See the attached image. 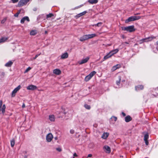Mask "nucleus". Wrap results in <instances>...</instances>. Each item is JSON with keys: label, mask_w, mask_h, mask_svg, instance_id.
I'll list each match as a JSON object with an SVG mask.
<instances>
[{"label": "nucleus", "mask_w": 158, "mask_h": 158, "mask_svg": "<svg viewBox=\"0 0 158 158\" xmlns=\"http://www.w3.org/2000/svg\"><path fill=\"white\" fill-rule=\"evenodd\" d=\"M87 40H88V38L86 35H84L82 37H80V40L81 41H83Z\"/></svg>", "instance_id": "nucleus-15"}, {"label": "nucleus", "mask_w": 158, "mask_h": 158, "mask_svg": "<svg viewBox=\"0 0 158 158\" xmlns=\"http://www.w3.org/2000/svg\"><path fill=\"white\" fill-rule=\"evenodd\" d=\"M73 158H74V157H77V154H76V153H75L74 154H73Z\"/></svg>", "instance_id": "nucleus-44"}, {"label": "nucleus", "mask_w": 158, "mask_h": 158, "mask_svg": "<svg viewBox=\"0 0 158 158\" xmlns=\"http://www.w3.org/2000/svg\"><path fill=\"white\" fill-rule=\"evenodd\" d=\"M111 56H112L111 55V53H110V52L109 53H108L107 55L104 57V60H106L108 58L110 57Z\"/></svg>", "instance_id": "nucleus-26"}, {"label": "nucleus", "mask_w": 158, "mask_h": 158, "mask_svg": "<svg viewBox=\"0 0 158 158\" xmlns=\"http://www.w3.org/2000/svg\"><path fill=\"white\" fill-rule=\"evenodd\" d=\"M89 147L91 148H93L94 147L95 145L93 143H91L89 144Z\"/></svg>", "instance_id": "nucleus-34"}, {"label": "nucleus", "mask_w": 158, "mask_h": 158, "mask_svg": "<svg viewBox=\"0 0 158 158\" xmlns=\"http://www.w3.org/2000/svg\"><path fill=\"white\" fill-rule=\"evenodd\" d=\"M13 62L11 61H9L5 65L6 67H10L13 64Z\"/></svg>", "instance_id": "nucleus-24"}, {"label": "nucleus", "mask_w": 158, "mask_h": 158, "mask_svg": "<svg viewBox=\"0 0 158 158\" xmlns=\"http://www.w3.org/2000/svg\"><path fill=\"white\" fill-rule=\"evenodd\" d=\"M2 101H0V107L2 106Z\"/></svg>", "instance_id": "nucleus-46"}, {"label": "nucleus", "mask_w": 158, "mask_h": 158, "mask_svg": "<svg viewBox=\"0 0 158 158\" xmlns=\"http://www.w3.org/2000/svg\"><path fill=\"white\" fill-rule=\"evenodd\" d=\"M111 118L113 119L114 121H116L117 119V117L114 116L112 117Z\"/></svg>", "instance_id": "nucleus-38"}, {"label": "nucleus", "mask_w": 158, "mask_h": 158, "mask_svg": "<svg viewBox=\"0 0 158 158\" xmlns=\"http://www.w3.org/2000/svg\"><path fill=\"white\" fill-rule=\"evenodd\" d=\"M56 150H57V151H58L59 152H60L62 151L61 148H56Z\"/></svg>", "instance_id": "nucleus-42"}, {"label": "nucleus", "mask_w": 158, "mask_h": 158, "mask_svg": "<svg viewBox=\"0 0 158 158\" xmlns=\"http://www.w3.org/2000/svg\"><path fill=\"white\" fill-rule=\"evenodd\" d=\"M20 88L21 86L20 85H19L13 90L12 93V97H14L15 96V94L20 89Z\"/></svg>", "instance_id": "nucleus-8"}, {"label": "nucleus", "mask_w": 158, "mask_h": 158, "mask_svg": "<svg viewBox=\"0 0 158 158\" xmlns=\"http://www.w3.org/2000/svg\"><path fill=\"white\" fill-rule=\"evenodd\" d=\"M89 59V57H87L85 59H83L80 61H78L77 63L79 64H82L86 63L88 61Z\"/></svg>", "instance_id": "nucleus-7"}, {"label": "nucleus", "mask_w": 158, "mask_h": 158, "mask_svg": "<svg viewBox=\"0 0 158 158\" xmlns=\"http://www.w3.org/2000/svg\"><path fill=\"white\" fill-rule=\"evenodd\" d=\"M125 121L126 122H128L132 120V118L129 115H127L125 118Z\"/></svg>", "instance_id": "nucleus-17"}, {"label": "nucleus", "mask_w": 158, "mask_h": 158, "mask_svg": "<svg viewBox=\"0 0 158 158\" xmlns=\"http://www.w3.org/2000/svg\"><path fill=\"white\" fill-rule=\"evenodd\" d=\"M122 114L123 115V116H126L125 114L123 112H122Z\"/></svg>", "instance_id": "nucleus-48"}, {"label": "nucleus", "mask_w": 158, "mask_h": 158, "mask_svg": "<svg viewBox=\"0 0 158 158\" xmlns=\"http://www.w3.org/2000/svg\"><path fill=\"white\" fill-rule=\"evenodd\" d=\"M37 33L36 31L32 30L30 32V35H36Z\"/></svg>", "instance_id": "nucleus-28"}, {"label": "nucleus", "mask_w": 158, "mask_h": 158, "mask_svg": "<svg viewBox=\"0 0 158 158\" xmlns=\"http://www.w3.org/2000/svg\"><path fill=\"white\" fill-rule=\"evenodd\" d=\"M27 89L28 90H34L36 89L37 88V87L34 85H31L27 87Z\"/></svg>", "instance_id": "nucleus-10"}, {"label": "nucleus", "mask_w": 158, "mask_h": 158, "mask_svg": "<svg viewBox=\"0 0 158 158\" xmlns=\"http://www.w3.org/2000/svg\"><path fill=\"white\" fill-rule=\"evenodd\" d=\"M84 106L86 109L89 110L90 108V106L87 104H85Z\"/></svg>", "instance_id": "nucleus-36"}, {"label": "nucleus", "mask_w": 158, "mask_h": 158, "mask_svg": "<svg viewBox=\"0 0 158 158\" xmlns=\"http://www.w3.org/2000/svg\"><path fill=\"white\" fill-rule=\"evenodd\" d=\"M86 35L88 39L92 38L96 36V34H92Z\"/></svg>", "instance_id": "nucleus-20"}, {"label": "nucleus", "mask_w": 158, "mask_h": 158, "mask_svg": "<svg viewBox=\"0 0 158 158\" xmlns=\"http://www.w3.org/2000/svg\"><path fill=\"white\" fill-rule=\"evenodd\" d=\"M37 8H34L33 9V10L34 11H35L37 10Z\"/></svg>", "instance_id": "nucleus-50"}, {"label": "nucleus", "mask_w": 158, "mask_h": 158, "mask_svg": "<svg viewBox=\"0 0 158 158\" xmlns=\"http://www.w3.org/2000/svg\"><path fill=\"white\" fill-rule=\"evenodd\" d=\"M144 141H145V143L146 145H148V140H144Z\"/></svg>", "instance_id": "nucleus-45"}, {"label": "nucleus", "mask_w": 158, "mask_h": 158, "mask_svg": "<svg viewBox=\"0 0 158 158\" xmlns=\"http://www.w3.org/2000/svg\"><path fill=\"white\" fill-rule=\"evenodd\" d=\"M21 11V10H19L18 12L15 14L14 15V16L16 17H18L19 15L20 14Z\"/></svg>", "instance_id": "nucleus-35"}, {"label": "nucleus", "mask_w": 158, "mask_h": 158, "mask_svg": "<svg viewBox=\"0 0 158 158\" xmlns=\"http://www.w3.org/2000/svg\"><path fill=\"white\" fill-rule=\"evenodd\" d=\"M86 13H87V12L86 11H84V12L77 15L76 16V17L77 19V18L80 17L81 16L83 15H84Z\"/></svg>", "instance_id": "nucleus-19"}, {"label": "nucleus", "mask_w": 158, "mask_h": 158, "mask_svg": "<svg viewBox=\"0 0 158 158\" xmlns=\"http://www.w3.org/2000/svg\"><path fill=\"white\" fill-rule=\"evenodd\" d=\"M92 155L91 154H89L88 156V157H91L92 156Z\"/></svg>", "instance_id": "nucleus-47"}, {"label": "nucleus", "mask_w": 158, "mask_h": 158, "mask_svg": "<svg viewBox=\"0 0 158 158\" xmlns=\"http://www.w3.org/2000/svg\"><path fill=\"white\" fill-rule=\"evenodd\" d=\"M25 107V105L24 103H23L22 106V107L23 108H24Z\"/></svg>", "instance_id": "nucleus-49"}, {"label": "nucleus", "mask_w": 158, "mask_h": 158, "mask_svg": "<svg viewBox=\"0 0 158 158\" xmlns=\"http://www.w3.org/2000/svg\"><path fill=\"white\" fill-rule=\"evenodd\" d=\"M30 0H20L19 2L18 5L19 7H21L26 5Z\"/></svg>", "instance_id": "nucleus-5"}, {"label": "nucleus", "mask_w": 158, "mask_h": 158, "mask_svg": "<svg viewBox=\"0 0 158 158\" xmlns=\"http://www.w3.org/2000/svg\"><path fill=\"white\" fill-rule=\"evenodd\" d=\"M6 109V106L5 105H3L2 106L0 107V114H1V111L3 114L5 112V110Z\"/></svg>", "instance_id": "nucleus-13"}, {"label": "nucleus", "mask_w": 158, "mask_h": 158, "mask_svg": "<svg viewBox=\"0 0 158 158\" xmlns=\"http://www.w3.org/2000/svg\"><path fill=\"white\" fill-rule=\"evenodd\" d=\"M53 73H54L59 75H60L61 73V71L59 69H55L53 70Z\"/></svg>", "instance_id": "nucleus-16"}, {"label": "nucleus", "mask_w": 158, "mask_h": 158, "mask_svg": "<svg viewBox=\"0 0 158 158\" xmlns=\"http://www.w3.org/2000/svg\"><path fill=\"white\" fill-rule=\"evenodd\" d=\"M122 29L123 30L126 31L130 32L134 31H135V29L134 28V26L133 25L127 27H122Z\"/></svg>", "instance_id": "nucleus-2"}, {"label": "nucleus", "mask_w": 158, "mask_h": 158, "mask_svg": "<svg viewBox=\"0 0 158 158\" xmlns=\"http://www.w3.org/2000/svg\"><path fill=\"white\" fill-rule=\"evenodd\" d=\"M149 137V135L148 134H146L144 135V140H148Z\"/></svg>", "instance_id": "nucleus-31"}, {"label": "nucleus", "mask_w": 158, "mask_h": 158, "mask_svg": "<svg viewBox=\"0 0 158 158\" xmlns=\"http://www.w3.org/2000/svg\"><path fill=\"white\" fill-rule=\"evenodd\" d=\"M68 54L67 52H66L63 54L61 56L60 59H64L68 57Z\"/></svg>", "instance_id": "nucleus-11"}, {"label": "nucleus", "mask_w": 158, "mask_h": 158, "mask_svg": "<svg viewBox=\"0 0 158 158\" xmlns=\"http://www.w3.org/2000/svg\"><path fill=\"white\" fill-rule=\"evenodd\" d=\"M74 131L73 130L71 129L70 131V132L71 134H73L74 133Z\"/></svg>", "instance_id": "nucleus-40"}, {"label": "nucleus", "mask_w": 158, "mask_h": 158, "mask_svg": "<svg viewBox=\"0 0 158 158\" xmlns=\"http://www.w3.org/2000/svg\"><path fill=\"white\" fill-rule=\"evenodd\" d=\"M96 73L95 71L91 72L89 75L87 76L85 79L86 81H88Z\"/></svg>", "instance_id": "nucleus-4"}, {"label": "nucleus", "mask_w": 158, "mask_h": 158, "mask_svg": "<svg viewBox=\"0 0 158 158\" xmlns=\"http://www.w3.org/2000/svg\"><path fill=\"white\" fill-rule=\"evenodd\" d=\"M121 67L120 65L117 64L113 67L112 70L113 71H115L118 69L120 68Z\"/></svg>", "instance_id": "nucleus-22"}, {"label": "nucleus", "mask_w": 158, "mask_h": 158, "mask_svg": "<svg viewBox=\"0 0 158 158\" xmlns=\"http://www.w3.org/2000/svg\"><path fill=\"white\" fill-rule=\"evenodd\" d=\"M118 49H115L111 51L110 52L111 53V55L112 56L114 55V54H115L117 53L118 52Z\"/></svg>", "instance_id": "nucleus-21"}, {"label": "nucleus", "mask_w": 158, "mask_h": 158, "mask_svg": "<svg viewBox=\"0 0 158 158\" xmlns=\"http://www.w3.org/2000/svg\"><path fill=\"white\" fill-rule=\"evenodd\" d=\"M47 32H47V31H45V34H47Z\"/></svg>", "instance_id": "nucleus-54"}, {"label": "nucleus", "mask_w": 158, "mask_h": 158, "mask_svg": "<svg viewBox=\"0 0 158 158\" xmlns=\"http://www.w3.org/2000/svg\"><path fill=\"white\" fill-rule=\"evenodd\" d=\"M141 18L140 16H132L129 17L125 21V23H127L139 19Z\"/></svg>", "instance_id": "nucleus-1"}, {"label": "nucleus", "mask_w": 158, "mask_h": 158, "mask_svg": "<svg viewBox=\"0 0 158 158\" xmlns=\"http://www.w3.org/2000/svg\"><path fill=\"white\" fill-rule=\"evenodd\" d=\"M15 143V140L14 139H12L10 141L11 146L12 147H13Z\"/></svg>", "instance_id": "nucleus-29"}, {"label": "nucleus", "mask_w": 158, "mask_h": 158, "mask_svg": "<svg viewBox=\"0 0 158 158\" xmlns=\"http://www.w3.org/2000/svg\"><path fill=\"white\" fill-rule=\"evenodd\" d=\"M53 16V15L52 13H50L49 14L47 15V19L51 18Z\"/></svg>", "instance_id": "nucleus-33"}, {"label": "nucleus", "mask_w": 158, "mask_h": 158, "mask_svg": "<svg viewBox=\"0 0 158 158\" xmlns=\"http://www.w3.org/2000/svg\"><path fill=\"white\" fill-rule=\"evenodd\" d=\"M140 14V13H137L136 14H135V15H139Z\"/></svg>", "instance_id": "nucleus-51"}, {"label": "nucleus", "mask_w": 158, "mask_h": 158, "mask_svg": "<svg viewBox=\"0 0 158 158\" xmlns=\"http://www.w3.org/2000/svg\"><path fill=\"white\" fill-rule=\"evenodd\" d=\"M103 149L104 151L106 153H110L111 152V150L110 147L107 145L104 146Z\"/></svg>", "instance_id": "nucleus-9"}, {"label": "nucleus", "mask_w": 158, "mask_h": 158, "mask_svg": "<svg viewBox=\"0 0 158 158\" xmlns=\"http://www.w3.org/2000/svg\"><path fill=\"white\" fill-rule=\"evenodd\" d=\"M102 23L101 22H100V23H98L97 24L94 25L93 26H95L96 27L97 26V27H99L101 26V25H102Z\"/></svg>", "instance_id": "nucleus-32"}, {"label": "nucleus", "mask_w": 158, "mask_h": 158, "mask_svg": "<svg viewBox=\"0 0 158 158\" xmlns=\"http://www.w3.org/2000/svg\"><path fill=\"white\" fill-rule=\"evenodd\" d=\"M8 39V38L2 37L0 39V43L5 42Z\"/></svg>", "instance_id": "nucleus-23"}, {"label": "nucleus", "mask_w": 158, "mask_h": 158, "mask_svg": "<svg viewBox=\"0 0 158 158\" xmlns=\"http://www.w3.org/2000/svg\"><path fill=\"white\" fill-rule=\"evenodd\" d=\"M121 80V77L120 76H118V80L116 81V84L117 85L119 84Z\"/></svg>", "instance_id": "nucleus-30"}, {"label": "nucleus", "mask_w": 158, "mask_h": 158, "mask_svg": "<svg viewBox=\"0 0 158 158\" xmlns=\"http://www.w3.org/2000/svg\"><path fill=\"white\" fill-rule=\"evenodd\" d=\"M89 2L91 4H96L97 3L98 0H89Z\"/></svg>", "instance_id": "nucleus-27"}, {"label": "nucleus", "mask_w": 158, "mask_h": 158, "mask_svg": "<svg viewBox=\"0 0 158 158\" xmlns=\"http://www.w3.org/2000/svg\"><path fill=\"white\" fill-rule=\"evenodd\" d=\"M31 69V68L30 67H28L25 71L24 73H26L27 72L29 71Z\"/></svg>", "instance_id": "nucleus-37"}, {"label": "nucleus", "mask_w": 158, "mask_h": 158, "mask_svg": "<svg viewBox=\"0 0 158 158\" xmlns=\"http://www.w3.org/2000/svg\"><path fill=\"white\" fill-rule=\"evenodd\" d=\"M49 119L50 121L52 122H54L55 120V117L53 115H50L49 116Z\"/></svg>", "instance_id": "nucleus-18"}, {"label": "nucleus", "mask_w": 158, "mask_h": 158, "mask_svg": "<svg viewBox=\"0 0 158 158\" xmlns=\"http://www.w3.org/2000/svg\"><path fill=\"white\" fill-rule=\"evenodd\" d=\"M26 20H27L28 22L29 21V19L28 17L25 16L21 20V23H23Z\"/></svg>", "instance_id": "nucleus-12"}, {"label": "nucleus", "mask_w": 158, "mask_h": 158, "mask_svg": "<svg viewBox=\"0 0 158 158\" xmlns=\"http://www.w3.org/2000/svg\"><path fill=\"white\" fill-rule=\"evenodd\" d=\"M41 53H40L39 54H37L35 55V57L34 58H33V59H35L37 57H38V56H40V54H41Z\"/></svg>", "instance_id": "nucleus-41"}, {"label": "nucleus", "mask_w": 158, "mask_h": 158, "mask_svg": "<svg viewBox=\"0 0 158 158\" xmlns=\"http://www.w3.org/2000/svg\"><path fill=\"white\" fill-rule=\"evenodd\" d=\"M154 38H155L154 37H149L140 40L138 42L140 44H141L144 42H148L149 41H151Z\"/></svg>", "instance_id": "nucleus-3"}, {"label": "nucleus", "mask_w": 158, "mask_h": 158, "mask_svg": "<svg viewBox=\"0 0 158 158\" xmlns=\"http://www.w3.org/2000/svg\"><path fill=\"white\" fill-rule=\"evenodd\" d=\"M11 1L13 3H15L17 2L19 0H11Z\"/></svg>", "instance_id": "nucleus-43"}, {"label": "nucleus", "mask_w": 158, "mask_h": 158, "mask_svg": "<svg viewBox=\"0 0 158 158\" xmlns=\"http://www.w3.org/2000/svg\"><path fill=\"white\" fill-rule=\"evenodd\" d=\"M6 20V18H4L3 20H2L1 21V23H4L5 22Z\"/></svg>", "instance_id": "nucleus-39"}, {"label": "nucleus", "mask_w": 158, "mask_h": 158, "mask_svg": "<svg viewBox=\"0 0 158 158\" xmlns=\"http://www.w3.org/2000/svg\"><path fill=\"white\" fill-rule=\"evenodd\" d=\"M156 45H157V47H158V41H157L156 42Z\"/></svg>", "instance_id": "nucleus-53"}, {"label": "nucleus", "mask_w": 158, "mask_h": 158, "mask_svg": "<svg viewBox=\"0 0 158 158\" xmlns=\"http://www.w3.org/2000/svg\"><path fill=\"white\" fill-rule=\"evenodd\" d=\"M125 43H126V44H128L127 42H125Z\"/></svg>", "instance_id": "nucleus-55"}, {"label": "nucleus", "mask_w": 158, "mask_h": 158, "mask_svg": "<svg viewBox=\"0 0 158 158\" xmlns=\"http://www.w3.org/2000/svg\"><path fill=\"white\" fill-rule=\"evenodd\" d=\"M109 135V133L107 132H104L102 134V138L104 139H106L107 137Z\"/></svg>", "instance_id": "nucleus-14"}, {"label": "nucleus", "mask_w": 158, "mask_h": 158, "mask_svg": "<svg viewBox=\"0 0 158 158\" xmlns=\"http://www.w3.org/2000/svg\"><path fill=\"white\" fill-rule=\"evenodd\" d=\"M53 138V136L51 133H48L46 136V139L48 142H51Z\"/></svg>", "instance_id": "nucleus-6"}, {"label": "nucleus", "mask_w": 158, "mask_h": 158, "mask_svg": "<svg viewBox=\"0 0 158 158\" xmlns=\"http://www.w3.org/2000/svg\"><path fill=\"white\" fill-rule=\"evenodd\" d=\"M143 88V86L142 85H139L135 87V89L136 90L142 89Z\"/></svg>", "instance_id": "nucleus-25"}, {"label": "nucleus", "mask_w": 158, "mask_h": 158, "mask_svg": "<svg viewBox=\"0 0 158 158\" xmlns=\"http://www.w3.org/2000/svg\"><path fill=\"white\" fill-rule=\"evenodd\" d=\"M54 139L56 140L57 139H58V138L57 137H55V138H54Z\"/></svg>", "instance_id": "nucleus-52"}]
</instances>
